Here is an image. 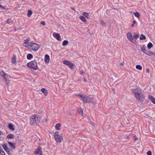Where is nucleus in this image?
Instances as JSON below:
<instances>
[{"label": "nucleus", "mask_w": 155, "mask_h": 155, "mask_svg": "<svg viewBox=\"0 0 155 155\" xmlns=\"http://www.w3.org/2000/svg\"><path fill=\"white\" fill-rule=\"evenodd\" d=\"M132 92L135 99L138 101L142 102L145 100V95L142 93V89L138 88L133 89L132 90Z\"/></svg>", "instance_id": "obj_1"}, {"label": "nucleus", "mask_w": 155, "mask_h": 155, "mask_svg": "<svg viewBox=\"0 0 155 155\" xmlns=\"http://www.w3.org/2000/svg\"><path fill=\"white\" fill-rule=\"evenodd\" d=\"M40 117L36 114L31 116L30 118V124L32 126L37 125L40 123Z\"/></svg>", "instance_id": "obj_2"}, {"label": "nucleus", "mask_w": 155, "mask_h": 155, "mask_svg": "<svg viewBox=\"0 0 155 155\" xmlns=\"http://www.w3.org/2000/svg\"><path fill=\"white\" fill-rule=\"evenodd\" d=\"M80 97V100H82L84 103H89L91 102V98L84 94H79L78 95Z\"/></svg>", "instance_id": "obj_3"}, {"label": "nucleus", "mask_w": 155, "mask_h": 155, "mask_svg": "<svg viewBox=\"0 0 155 155\" xmlns=\"http://www.w3.org/2000/svg\"><path fill=\"white\" fill-rule=\"evenodd\" d=\"M40 48V46L39 44H37L35 43L32 42L31 43L30 46L28 49L31 51H36Z\"/></svg>", "instance_id": "obj_4"}, {"label": "nucleus", "mask_w": 155, "mask_h": 155, "mask_svg": "<svg viewBox=\"0 0 155 155\" xmlns=\"http://www.w3.org/2000/svg\"><path fill=\"white\" fill-rule=\"evenodd\" d=\"M27 66L29 68H31L34 70H37L38 68L37 63L35 61H33L28 63Z\"/></svg>", "instance_id": "obj_5"}, {"label": "nucleus", "mask_w": 155, "mask_h": 155, "mask_svg": "<svg viewBox=\"0 0 155 155\" xmlns=\"http://www.w3.org/2000/svg\"><path fill=\"white\" fill-rule=\"evenodd\" d=\"M54 137L56 142L58 143H60L63 140L62 137L61 135H59L58 133V132L55 133Z\"/></svg>", "instance_id": "obj_6"}, {"label": "nucleus", "mask_w": 155, "mask_h": 155, "mask_svg": "<svg viewBox=\"0 0 155 155\" xmlns=\"http://www.w3.org/2000/svg\"><path fill=\"white\" fill-rule=\"evenodd\" d=\"M127 39H128L129 41H131L132 42L134 43H135L136 41L134 40L133 36H132V34L130 32H128L127 33Z\"/></svg>", "instance_id": "obj_7"}, {"label": "nucleus", "mask_w": 155, "mask_h": 155, "mask_svg": "<svg viewBox=\"0 0 155 155\" xmlns=\"http://www.w3.org/2000/svg\"><path fill=\"white\" fill-rule=\"evenodd\" d=\"M53 35L54 38L57 39V40L61 41V36L59 34L57 33L56 32H54L53 34Z\"/></svg>", "instance_id": "obj_8"}, {"label": "nucleus", "mask_w": 155, "mask_h": 155, "mask_svg": "<svg viewBox=\"0 0 155 155\" xmlns=\"http://www.w3.org/2000/svg\"><path fill=\"white\" fill-rule=\"evenodd\" d=\"M41 148L40 147H38L37 149H36L35 151H34V153L35 154L37 155L39 153H40L41 152V153H42V152L41 150Z\"/></svg>", "instance_id": "obj_9"}, {"label": "nucleus", "mask_w": 155, "mask_h": 155, "mask_svg": "<svg viewBox=\"0 0 155 155\" xmlns=\"http://www.w3.org/2000/svg\"><path fill=\"white\" fill-rule=\"evenodd\" d=\"M8 143L9 144V147L11 148L12 150H15V143L10 142H8Z\"/></svg>", "instance_id": "obj_10"}, {"label": "nucleus", "mask_w": 155, "mask_h": 155, "mask_svg": "<svg viewBox=\"0 0 155 155\" xmlns=\"http://www.w3.org/2000/svg\"><path fill=\"white\" fill-rule=\"evenodd\" d=\"M148 98L155 105V98L152 96L150 95L148 97Z\"/></svg>", "instance_id": "obj_11"}, {"label": "nucleus", "mask_w": 155, "mask_h": 155, "mask_svg": "<svg viewBox=\"0 0 155 155\" xmlns=\"http://www.w3.org/2000/svg\"><path fill=\"white\" fill-rule=\"evenodd\" d=\"M50 57L49 56L46 54L45 55V61L46 63H48L49 62Z\"/></svg>", "instance_id": "obj_12"}, {"label": "nucleus", "mask_w": 155, "mask_h": 155, "mask_svg": "<svg viewBox=\"0 0 155 155\" xmlns=\"http://www.w3.org/2000/svg\"><path fill=\"white\" fill-rule=\"evenodd\" d=\"M145 54L149 56H151L153 55L155 56V53H153L150 51H147L146 53H145Z\"/></svg>", "instance_id": "obj_13"}, {"label": "nucleus", "mask_w": 155, "mask_h": 155, "mask_svg": "<svg viewBox=\"0 0 155 155\" xmlns=\"http://www.w3.org/2000/svg\"><path fill=\"white\" fill-rule=\"evenodd\" d=\"M15 137V136L12 134H9L7 135L6 138L7 139H11Z\"/></svg>", "instance_id": "obj_14"}, {"label": "nucleus", "mask_w": 155, "mask_h": 155, "mask_svg": "<svg viewBox=\"0 0 155 155\" xmlns=\"http://www.w3.org/2000/svg\"><path fill=\"white\" fill-rule=\"evenodd\" d=\"M8 127L9 129L11 130H14L15 129L14 128V126L12 124L10 123L8 125Z\"/></svg>", "instance_id": "obj_15"}, {"label": "nucleus", "mask_w": 155, "mask_h": 155, "mask_svg": "<svg viewBox=\"0 0 155 155\" xmlns=\"http://www.w3.org/2000/svg\"><path fill=\"white\" fill-rule=\"evenodd\" d=\"M32 42H29V43H23V45L24 46V47L29 48L30 46V45L31 44V43Z\"/></svg>", "instance_id": "obj_16"}, {"label": "nucleus", "mask_w": 155, "mask_h": 155, "mask_svg": "<svg viewBox=\"0 0 155 155\" xmlns=\"http://www.w3.org/2000/svg\"><path fill=\"white\" fill-rule=\"evenodd\" d=\"M5 151L9 155H12V149H9L5 150Z\"/></svg>", "instance_id": "obj_17"}, {"label": "nucleus", "mask_w": 155, "mask_h": 155, "mask_svg": "<svg viewBox=\"0 0 155 155\" xmlns=\"http://www.w3.org/2000/svg\"><path fill=\"white\" fill-rule=\"evenodd\" d=\"M63 63L65 65L67 66L71 64L72 63L69 61L65 60L63 61Z\"/></svg>", "instance_id": "obj_18"}, {"label": "nucleus", "mask_w": 155, "mask_h": 155, "mask_svg": "<svg viewBox=\"0 0 155 155\" xmlns=\"http://www.w3.org/2000/svg\"><path fill=\"white\" fill-rule=\"evenodd\" d=\"M61 126V124L60 123L57 124H56L55 126V129L57 130H59L60 128L59 127Z\"/></svg>", "instance_id": "obj_19"}, {"label": "nucleus", "mask_w": 155, "mask_h": 155, "mask_svg": "<svg viewBox=\"0 0 155 155\" xmlns=\"http://www.w3.org/2000/svg\"><path fill=\"white\" fill-rule=\"evenodd\" d=\"M2 147H3L4 149V150H8L9 149H10L9 148H8L7 147V145L6 143H4L2 145Z\"/></svg>", "instance_id": "obj_20"}, {"label": "nucleus", "mask_w": 155, "mask_h": 155, "mask_svg": "<svg viewBox=\"0 0 155 155\" xmlns=\"http://www.w3.org/2000/svg\"><path fill=\"white\" fill-rule=\"evenodd\" d=\"M137 21L135 20H134L133 21V24L132 25H131V27L133 28L134 26H137Z\"/></svg>", "instance_id": "obj_21"}, {"label": "nucleus", "mask_w": 155, "mask_h": 155, "mask_svg": "<svg viewBox=\"0 0 155 155\" xmlns=\"http://www.w3.org/2000/svg\"><path fill=\"white\" fill-rule=\"evenodd\" d=\"M141 50L143 52V53H144L148 51H147L145 47L144 46L142 47L141 48Z\"/></svg>", "instance_id": "obj_22"}, {"label": "nucleus", "mask_w": 155, "mask_h": 155, "mask_svg": "<svg viewBox=\"0 0 155 155\" xmlns=\"http://www.w3.org/2000/svg\"><path fill=\"white\" fill-rule=\"evenodd\" d=\"M3 78L5 79V81H7L8 76L7 74H4V75L2 76Z\"/></svg>", "instance_id": "obj_23"}, {"label": "nucleus", "mask_w": 155, "mask_h": 155, "mask_svg": "<svg viewBox=\"0 0 155 155\" xmlns=\"http://www.w3.org/2000/svg\"><path fill=\"white\" fill-rule=\"evenodd\" d=\"M153 47V44L151 42L148 43L147 45V47L148 49H150L151 48Z\"/></svg>", "instance_id": "obj_24"}, {"label": "nucleus", "mask_w": 155, "mask_h": 155, "mask_svg": "<svg viewBox=\"0 0 155 155\" xmlns=\"http://www.w3.org/2000/svg\"><path fill=\"white\" fill-rule=\"evenodd\" d=\"M33 58V55L31 54H28L27 55V58L28 60H30Z\"/></svg>", "instance_id": "obj_25"}, {"label": "nucleus", "mask_w": 155, "mask_h": 155, "mask_svg": "<svg viewBox=\"0 0 155 155\" xmlns=\"http://www.w3.org/2000/svg\"><path fill=\"white\" fill-rule=\"evenodd\" d=\"M68 42L67 40H65L63 42L62 45L63 46L67 45Z\"/></svg>", "instance_id": "obj_26"}, {"label": "nucleus", "mask_w": 155, "mask_h": 155, "mask_svg": "<svg viewBox=\"0 0 155 155\" xmlns=\"http://www.w3.org/2000/svg\"><path fill=\"white\" fill-rule=\"evenodd\" d=\"M134 15H135V16L136 17L139 18L140 17V14L138 12H134Z\"/></svg>", "instance_id": "obj_27"}, {"label": "nucleus", "mask_w": 155, "mask_h": 155, "mask_svg": "<svg viewBox=\"0 0 155 155\" xmlns=\"http://www.w3.org/2000/svg\"><path fill=\"white\" fill-rule=\"evenodd\" d=\"M80 19L83 21V22H85L86 21V18L83 16H80Z\"/></svg>", "instance_id": "obj_28"}, {"label": "nucleus", "mask_w": 155, "mask_h": 155, "mask_svg": "<svg viewBox=\"0 0 155 155\" xmlns=\"http://www.w3.org/2000/svg\"><path fill=\"white\" fill-rule=\"evenodd\" d=\"M136 68L137 70H141L142 69V66L139 65H137L136 66Z\"/></svg>", "instance_id": "obj_29"}, {"label": "nucleus", "mask_w": 155, "mask_h": 155, "mask_svg": "<svg viewBox=\"0 0 155 155\" xmlns=\"http://www.w3.org/2000/svg\"><path fill=\"white\" fill-rule=\"evenodd\" d=\"M12 61L13 63H14L16 62V57L14 56V57L12 58Z\"/></svg>", "instance_id": "obj_30"}, {"label": "nucleus", "mask_w": 155, "mask_h": 155, "mask_svg": "<svg viewBox=\"0 0 155 155\" xmlns=\"http://www.w3.org/2000/svg\"><path fill=\"white\" fill-rule=\"evenodd\" d=\"M41 91L42 92L44 93L45 94V95H47V90H46L44 88H43L41 89Z\"/></svg>", "instance_id": "obj_31"}, {"label": "nucleus", "mask_w": 155, "mask_h": 155, "mask_svg": "<svg viewBox=\"0 0 155 155\" xmlns=\"http://www.w3.org/2000/svg\"><path fill=\"white\" fill-rule=\"evenodd\" d=\"M146 38V37L144 35H143V34H142L141 35H140V40H144Z\"/></svg>", "instance_id": "obj_32"}, {"label": "nucleus", "mask_w": 155, "mask_h": 155, "mask_svg": "<svg viewBox=\"0 0 155 155\" xmlns=\"http://www.w3.org/2000/svg\"><path fill=\"white\" fill-rule=\"evenodd\" d=\"M7 21V23L8 24L10 25L12 24V21L11 19H8Z\"/></svg>", "instance_id": "obj_33"}, {"label": "nucleus", "mask_w": 155, "mask_h": 155, "mask_svg": "<svg viewBox=\"0 0 155 155\" xmlns=\"http://www.w3.org/2000/svg\"><path fill=\"white\" fill-rule=\"evenodd\" d=\"M0 155H4L5 152L4 150H2V148L1 147V150L0 151Z\"/></svg>", "instance_id": "obj_34"}, {"label": "nucleus", "mask_w": 155, "mask_h": 155, "mask_svg": "<svg viewBox=\"0 0 155 155\" xmlns=\"http://www.w3.org/2000/svg\"><path fill=\"white\" fill-rule=\"evenodd\" d=\"M32 12L31 10H28V15L27 16L28 17H29L31 16V15H32Z\"/></svg>", "instance_id": "obj_35"}, {"label": "nucleus", "mask_w": 155, "mask_h": 155, "mask_svg": "<svg viewBox=\"0 0 155 155\" xmlns=\"http://www.w3.org/2000/svg\"><path fill=\"white\" fill-rule=\"evenodd\" d=\"M83 15L84 17H86L87 18H88V13L85 12H83Z\"/></svg>", "instance_id": "obj_36"}, {"label": "nucleus", "mask_w": 155, "mask_h": 155, "mask_svg": "<svg viewBox=\"0 0 155 155\" xmlns=\"http://www.w3.org/2000/svg\"><path fill=\"white\" fill-rule=\"evenodd\" d=\"M69 66V67L71 68V69H73L74 68V64L73 63H72L70 65H68Z\"/></svg>", "instance_id": "obj_37"}, {"label": "nucleus", "mask_w": 155, "mask_h": 155, "mask_svg": "<svg viewBox=\"0 0 155 155\" xmlns=\"http://www.w3.org/2000/svg\"><path fill=\"white\" fill-rule=\"evenodd\" d=\"M101 25L102 26H104L106 25V23L105 22L103 21H101Z\"/></svg>", "instance_id": "obj_38"}, {"label": "nucleus", "mask_w": 155, "mask_h": 155, "mask_svg": "<svg viewBox=\"0 0 155 155\" xmlns=\"http://www.w3.org/2000/svg\"><path fill=\"white\" fill-rule=\"evenodd\" d=\"M139 35L137 34H135L134 35L133 38H134L135 39H137L139 38Z\"/></svg>", "instance_id": "obj_39"}, {"label": "nucleus", "mask_w": 155, "mask_h": 155, "mask_svg": "<svg viewBox=\"0 0 155 155\" xmlns=\"http://www.w3.org/2000/svg\"><path fill=\"white\" fill-rule=\"evenodd\" d=\"M4 74H5V73L3 71H0V75L1 76H2L4 75Z\"/></svg>", "instance_id": "obj_40"}, {"label": "nucleus", "mask_w": 155, "mask_h": 155, "mask_svg": "<svg viewBox=\"0 0 155 155\" xmlns=\"http://www.w3.org/2000/svg\"><path fill=\"white\" fill-rule=\"evenodd\" d=\"M29 40L28 39H26L24 40V42L25 43H29Z\"/></svg>", "instance_id": "obj_41"}, {"label": "nucleus", "mask_w": 155, "mask_h": 155, "mask_svg": "<svg viewBox=\"0 0 155 155\" xmlns=\"http://www.w3.org/2000/svg\"><path fill=\"white\" fill-rule=\"evenodd\" d=\"M147 155H152L151 152L149 150L147 152Z\"/></svg>", "instance_id": "obj_42"}, {"label": "nucleus", "mask_w": 155, "mask_h": 155, "mask_svg": "<svg viewBox=\"0 0 155 155\" xmlns=\"http://www.w3.org/2000/svg\"><path fill=\"white\" fill-rule=\"evenodd\" d=\"M41 24L44 26L45 25V24L44 21H42L41 22Z\"/></svg>", "instance_id": "obj_43"}, {"label": "nucleus", "mask_w": 155, "mask_h": 155, "mask_svg": "<svg viewBox=\"0 0 155 155\" xmlns=\"http://www.w3.org/2000/svg\"><path fill=\"white\" fill-rule=\"evenodd\" d=\"M146 72L148 73H150V69H149V68H146Z\"/></svg>", "instance_id": "obj_44"}, {"label": "nucleus", "mask_w": 155, "mask_h": 155, "mask_svg": "<svg viewBox=\"0 0 155 155\" xmlns=\"http://www.w3.org/2000/svg\"><path fill=\"white\" fill-rule=\"evenodd\" d=\"M0 8H1L2 9H5V7L1 5H0Z\"/></svg>", "instance_id": "obj_45"}, {"label": "nucleus", "mask_w": 155, "mask_h": 155, "mask_svg": "<svg viewBox=\"0 0 155 155\" xmlns=\"http://www.w3.org/2000/svg\"><path fill=\"white\" fill-rule=\"evenodd\" d=\"M80 73L81 75H83V74H84L83 71V70L80 71Z\"/></svg>", "instance_id": "obj_46"}, {"label": "nucleus", "mask_w": 155, "mask_h": 155, "mask_svg": "<svg viewBox=\"0 0 155 155\" xmlns=\"http://www.w3.org/2000/svg\"><path fill=\"white\" fill-rule=\"evenodd\" d=\"M80 113H81L82 115L83 116V111L82 110H81V111L80 112Z\"/></svg>", "instance_id": "obj_47"}, {"label": "nucleus", "mask_w": 155, "mask_h": 155, "mask_svg": "<svg viewBox=\"0 0 155 155\" xmlns=\"http://www.w3.org/2000/svg\"><path fill=\"white\" fill-rule=\"evenodd\" d=\"M2 134H3L2 132L0 131V135H2Z\"/></svg>", "instance_id": "obj_48"}, {"label": "nucleus", "mask_w": 155, "mask_h": 155, "mask_svg": "<svg viewBox=\"0 0 155 155\" xmlns=\"http://www.w3.org/2000/svg\"><path fill=\"white\" fill-rule=\"evenodd\" d=\"M126 138H127V139H128L129 138V136L128 135L127 137H126Z\"/></svg>", "instance_id": "obj_49"}, {"label": "nucleus", "mask_w": 155, "mask_h": 155, "mask_svg": "<svg viewBox=\"0 0 155 155\" xmlns=\"http://www.w3.org/2000/svg\"><path fill=\"white\" fill-rule=\"evenodd\" d=\"M120 65H121V66H123V64L122 63H121Z\"/></svg>", "instance_id": "obj_50"}, {"label": "nucleus", "mask_w": 155, "mask_h": 155, "mask_svg": "<svg viewBox=\"0 0 155 155\" xmlns=\"http://www.w3.org/2000/svg\"><path fill=\"white\" fill-rule=\"evenodd\" d=\"M39 155H42V153H41L39 154Z\"/></svg>", "instance_id": "obj_51"}, {"label": "nucleus", "mask_w": 155, "mask_h": 155, "mask_svg": "<svg viewBox=\"0 0 155 155\" xmlns=\"http://www.w3.org/2000/svg\"><path fill=\"white\" fill-rule=\"evenodd\" d=\"M84 81H86V80L85 79H84Z\"/></svg>", "instance_id": "obj_52"}, {"label": "nucleus", "mask_w": 155, "mask_h": 155, "mask_svg": "<svg viewBox=\"0 0 155 155\" xmlns=\"http://www.w3.org/2000/svg\"><path fill=\"white\" fill-rule=\"evenodd\" d=\"M135 140H137V138H135Z\"/></svg>", "instance_id": "obj_53"}, {"label": "nucleus", "mask_w": 155, "mask_h": 155, "mask_svg": "<svg viewBox=\"0 0 155 155\" xmlns=\"http://www.w3.org/2000/svg\"><path fill=\"white\" fill-rule=\"evenodd\" d=\"M1 150V147H0V150Z\"/></svg>", "instance_id": "obj_54"}]
</instances>
